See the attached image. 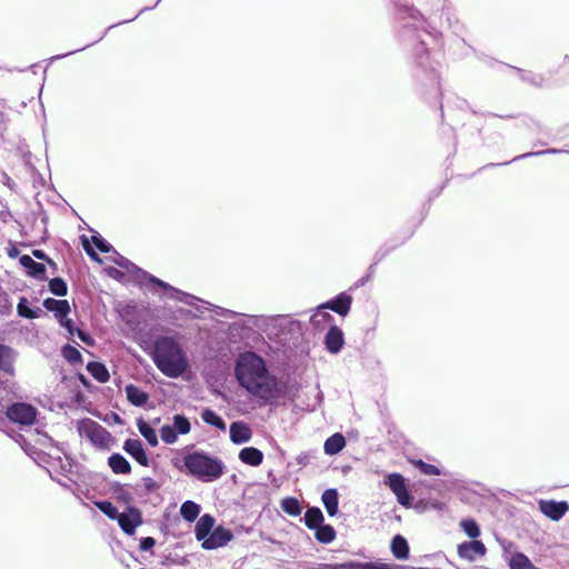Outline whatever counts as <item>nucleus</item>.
<instances>
[{
    "label": "nucleus",
    "instance_id": "obj_46",
    "mask_svg": "<svg viewBox=\"0 0 569 569\" xmlns=\"http://www.w3.org/2000/svg\"><path fill=\"white\" fill-rule=\"evenodd\" d=\"M171 427L178 432V435H188L191 431V423L183 413H177L172 417Z\"/></svg>",
    "mask_w": 569,
    "mask_h": 569
},
{
    "label": "nucleus",
    "instance_id": "obj_48",
    "mask_svg": "<svg viewBox=\"0 0 569 569\" xmlns=\"http://www.w3.org/2000/svg\"><path fill=\"white\" fill-rule=\"evenodd\" d=\"M412 233H410L403 241L399 243H391L389 244L386 242L382 244L373 254V260H376V263H379L382 261L390 252H392L396 248H398L400 244H402L407 239L411 237Z\"/></svg>",
    "mask_w": 569,
    "mask_h": 569
},
{
    "label": "nucleus",
    "instance_id": "obj_52",
    "mask_svg": "<svg viewBox=\"0 0 569 569\" xmlns=\"http://www.w3.org/2000/svg\"><path fill=\"white\" fill-rule=\"evenodd\" d=\"M313 458H316V451H302L296 457V461L300 467H306Z\"/></svg>",
    "mask_w": 569,
    "mask_h": 569
},
{
    "label": "nucleus",
    "instance_id": "obj_2",
    "mask_svg": "<svg viewBox=\"0 0 569 569\" xmlns=\"http://www.w3.org/2000/svg\"><path fill=\"white\" fill-rule=\"evenodd\" d=\"M233 375L242 389L264 405H273L289 395V383L271 373L264 358L253 350L237 356Z\"/></svg>",
    "mask_w": 569,
    "mask_h": 569
},
{
    "label": "nucleus",
    "instance_id": "obj_31",
    "mask_svg": "<svg viewBox=\"0 0 569 569\" xmlns=\"http://www.w3.org/2000/svg\"><path fill=\"white\" fill-rule=\"evenodd\" d=\"M87 371L90 376L100 383H106L110 379V373L107 366L101 361H89L87 363Z\"/></svg>",
    "mask_w": 569,
    "mask_h": 569
},
{
    "label": "nucleus",
    "instance_id": "obj_56",
    "mask_svg": "<svg viewBox=\"0 0 569 569\" xmlns=\"http://www.w3.org/2000/svg\"><path fill=\"white\" fill-rule=\"evenodd\" d=\"M141 480L147 493H151L160 488L159 483L151 477H143Z\"/></svg>",
    "mask_w": 569,
    "mask_h": 569
},
{
    "label": "nucleus",
    "instance_id": "obj_15",
    "mask_svg": "<svg viewBox=\"0 0 569 569\" xmlns=\"http://www.w3.org/2000/svg\"><path fill=\"white\" fill-rule=\"evenodd\" d=\"M353 298L347 291L340 292L330 300L322 302L321 307L338 313L341 317H346L352 306Z\"/></svg>",
    "mask_w": 569,
    "mask_h": 569
},
{
    "label": "nucleus",
    "instance_id": "obj_49",
    "mask_svg": "<svg viewBox=\"0 0 569 569\" xmlns=\"http://www.w3.org/2000/svg\"><path fill=\"white\" fill-rule=\"evenodd\" d=\"M160 438L167 445H173L178 440V432L171 425H163L160 430Z\"/></svg>",
    "mask_w": 569,
    "mask_h": 569
},
{
    "label": "nucleus",
    "instance_id": "obj_64",
    "mask_svg": "<svg viewBox=\"0 0 569 569\" xmlns=\"http://www.w3.org/2000/svg\"><path fill=\"white\" fill-rule=\"evenodd\" d=\"M31 253L32 257L43 262H46L50 258L42 249H33Z\"/></svg>",
    "mask_w": 569,
    "mask_h": 569
},
{
    "label": "nucleus",
    "instance_id": "obj_57",
    "mask_svg": "<svg viewBox=\"0 0 569 569\" xmlns=\"http://www.w3.org/2000/svg\"><path fill=\"white\" fill-rule=\"evenodd\" d=\"M104 271L108 274V277H110L114 280H118V281L124 280L126 273L116 267H107L104 269Z\"/></svg>",
    "mask_w": 569,
    "mask_h": 569
},
{
    "label": "nucleus",
    "instance_id": "obj_23",
    "mask_svg": "<svg viewBox=\"0 0 569 569\" xmlns=\"http://www.w3.org/2000/svg\"><path fill=\"white\" fill-rule=\"evenodd\" d=\"M46 310L53 313L56 320H60L63 316H68L71 311L70 303L66 299L46 298L42 301Z\"/></svg>",
    "mask_w": 569,
    "mask_h": 569
},
{
    "label": "nucleus",
    "instance_id": "obj_29",
    "mask_svg": "<svg viewBox=\"0 0 569 569\" xmlns=\"http://www.w3.org/2000/svg\"><path fill=\"white\" fill-rule=\"evenodd\" d=\"M108 466L116 475H128L131 472L130 462L119 452H114L108 457Z\"/></svg>",
    "mask_w": 569,
    "mask_h": 569
},
{
    "label": "nucleus",
    "instance_id": "obj_21",
    "mask_svg": "<svg viewBox=\"0 0 569 569\" xmlns=\"http://www.w3.org/2000/svg\"><path fill=\"white\" fill-rule=\"evenodd\" d=\"M160 1H161V0H157V2H156L152 7H144V8H142V9H141V10H140V11H139V12H138L133 18H131V19H127V20L120 21V22H118V23H116V24H111V26H109V27L107 28V30H106V31H104V32H103V33H102V34H101L97 40H94L93 42L88 43V44H86V46H84V47H82V48H79V49H76V50L69 51V52H67V53H61V54H57V56L51 57V58H50V62H52V61H54V60L63 59V58H66V57H69V56L74 54V53H77V52H80V51H82V50H84V49H87V48H89V47L93 46L94 43H98L99 41H101V40L106 37V34H107V32H108L109 30H111L112 28H114V27H117V26H120V24H123V23H128V22H131V21L136 20V19H137L140 14H142L143 12L149 11V10H152L153 8H156V7L160 3Z\"/></svg>",
    "mask_w": 569,
    "mask_h": 569
},
{
    "label": "nucleus",
    "instance_id": "obj_44",
    "mask_svg": "<svg viewBox=\"0 0 569 569\" xmlns=\"http://www.w3.org/2000/svg\"><path fill=\"white\" fill-rule=\"evenodd\" d=\"M93 505L110 520H116L120 518V511L118 508L109 500H97L93 501Z\"/></svg>",
    "mask_w": 569,
    "mask_h": 569
},
{
    "label": "nucleus",
    "instance_id": "obj_16",
    "mask_svg": "<svg viewBox=\"0 0 569 569\" xmlns=\"http://www.w3.org/2000/svg\"><path fill=\"white\" fill-rule=\"evenodd\" d=\"M323 345L329 353L338 355L345 346L343 331L337 325H331L325 335Z\"/></svg>",
    "mask_w": 569,
    "mask_h": 569
},
{
    "label": "nucleus",
    "instance_id": "obj_34",
    "mask_svg": "<svg viewBox=\"0 0 569 569\" xmlns=\"http://www.w3.org/2000/svg\"><path fill=\"white\" fill-rule=\"evenodd\" d=\"M312 531H315V539L322 545L331 543L337 537V531L333 526L326 522L317 526Z\"/></svg>",
    "mask_w": 569,
    "mask_h": 569
},
{
    "label": "nucleus",
    "instance_id": "obj_35",
    "mask_svg": "<svg viewBox=\"0 0 569 569\" xmlns=\"http://www.w3.org/2000/svg\"><path fill=\"white\" fill-rule=\"evenodd\" d=\"M200 417L202 421L220 431H226L227 423L224 419L218 415L213 409L211 408H203Z\"/></svg>",
    "mask_w": 569,
    "mask_h": 569
},
{
    "label": "nucleus",
    "instance_id": "obj_47",
    "mask_svg": "<svg viewBox=\"0 0 569 569\" xmlns=\"http://www.w3.org/2000/svg\"><path fill=\"white\" fill-rule=\"evenodd\" d=\"M460 526L463 532L471 539H477L481 533L480 526L472 518L462 519Z\"/></svg>",
    "mask_w": 569,
    "mask_h": 569
},
{
    "label": "nucleus",
    "instance_id": "obj_13",
    "mask_svg": "<svg viewBox=\"0 0 569 569\" xmlns=\"http://www.w3.org/2000/svg\"><path fill=\"white\" fill-rule=\"evenodd\" d=\"M232 539L233 533L230 529L223 526H216L201 543V547L204 550H214L227 546Z\"/></svg>",
    "mask_w": 569,
    "mask_h": 569
},
{
    "label": "nucleus",
    "instance_id": "obj_55",
    "mask_svg": "<svg viewBox=\"0 0 569 569\" xmlns=\"http://www.w3.org/2000/svg\"><path fill=\"white\" fill-rule=\"evenodd\" d=\"M77 337L87 346L92 347L94 346L96 341L93 337L84 329L79 328L76 332Z\"/></svg>",
    "mask_w": 569,
    "mask_h": 569
},
{
    "label": "nucleus",
    "instance_id": "obj_24",
    "mask_svg": "<svg viewBox=\"0 0 569 569\" xmlns=\"http://www.w3.org/2000/svg\"><path fill=\"white\" fill-rule=\"evenodd\" d=\"M124 392H126L127 400L132 406L138 407V408H144L150 399V396L147 391L142 390L140 387H138L133 383H128L124 387Z\"/></svg>",
    "mask_w": 569,
    "mask_h": 569
},
{
    "label": "nucleus",
    "instance_id": "obj_42",
    "mask_svg": "<svg viewBox=\"0 0 569 569\" xmlns=\"http://www.w3.org/2000/svg\"><path fill=\"white\" fill-rule=\"evenodd\" d=\"M509 569H529L531 560L521 551L513 552L508 559Z\"/></svg>",
    "mask_w": 569,
    "mask_h": 569
},
{
    "label": "nucleus",
    "instance_id": "obj_19",
    "mask_svg": "<svg viewBox=\"0 0 569 569\" xmlns=\"http://www.w3.org/2000/svg\"><path fill=\"white\" fill-rule=\"evenodd\" d=\"M17 357L18 352L12 347L0 343V376H14V362Z\"/></svg>",
    "mask_w": 569,
    "mask_h": 569
},
{
    "label": "nucleus",
    "instance_id": "obj_62",
    "mask_svg": "<svg viewBox=\"0 0 569 569\" xmlns=\"http://www.w3.org/2000/svg\"><path fill=\"white\" fill-rule=\"evenodd\" d=\"M117 500L123 503H127L128 506L132 502L133 496L128 490H122L120 493L116 496Z\"/></svg>",
    "mask_w": 569,
    "mask_h": 569
},
{
    "label": "nucleus",
    "instance_id": "obj_30",
    "mask_svg": "<svg viewBox=\"0 0 569 569\" xmlns=\"http://www.w3.org/2000/svg\"><path fill=\"white\" fill-rule=\"evenodd\" d=\"M328 309H325L319 305L310 317V323L317 330L322 329L326 325H335V318L330 315Z\"/></svg>",
    "mask_w": 569,
    "mask_h": 569
},
{
    "label": "nucleus",
    "instance_id": "obj_54",
    "mask_svg": "<svg viewBox=\"0 0 569 569\" xmlns=\"http://www.w3.org/2000/svg\"><path fill=\"white\" fill-rule=\"evenodd\" d=\"M30 458L39 466H41V463H48L51 459V456L40 449H37L36 451H32V456Z\"/></svg>",
    "mask_w": 569,
    "mask_h": 569
},
{
    "label": "nucleus",
    "instance_id": "obj_8",
    "mask_svg": "<svg viewBox=\"0 0 569 569\" xmlns=\"http://www.w3.org/2000/svg\"><path fill=\"white\" fill-rule=\"evenodd\" d=\"M317 569H423L407 565L387 563L378 561L360 562L350 560L341 563H319Z\"/></svg>",
    "mask_w": 569,
    "mask_h": 569
},
{
    "label": "nucleus",
    "instance_id": "obj_40",
    "mask_svg": "<svg viewBox=\"0 0 569 569\" xmlns=\"http://www.w3.org/2000/svg\"><path fill=\"white\" fill-rule=\"evenodd\" d=\"M61 355L72 366L82 365L83 358L77 347L67 343L61 348Z\"/></svg>",
    "mask_w": 569,
    "mask_h": 569
},
{
    "label": "nucleus",
    "instance_id": "obj_33",
    "mask_svg": "<svg viewBox=\"0 0 569 569\" xmlns=\"http://www.w3.org/2000/svg\"><path fill=\"white\" fill-rule=\"evenodd\" d=\"M346 447V439L342 433L337 432L326 439L323 445L325 453L328 456L338 455Z\"/></svg>",
    "mask_w": 569,
    "mask_h": 569
},
{
    "label": "nucleus",
    "instance_id": "obj_36",
    "mask_svg": "<svg viewBox=\"0 0 569 569\" xmlns=\"http://www.w3.org/2000/svg\"><path fill=\"white\" fill-rule=\"evenodd\" d=\"M137 427L140 435L146 439L150 447H157L159 445L156 429L152 428L143 418L137 419Z\"/></svg>",
    "mask_w": 569,
    "mask_h": 569
},
{
    "label": "nucleus",
    "instance_id": "obj_51",
    "mask_svg": "<svg viewBox=\"0 0 569 569\" xmlns=\"http://www.w3.org/2000/svg\"><path fill=\"white\" fill-rule=\"evenodd\" d=\"M57 321L63 329L68 331L70 336H74L77 330L79 329L78 327H76L73 320L70 319L68 316H63L62 318H60V320Z\"/></svg>",
    "mask_w": 569,
    "mask_h": 569
},
{
    "label": "nucleus",
    "instance_id": "obj_1",
    "mask_svg": "<svg viewBox=\"0 0 569 569\" xmlns=\"http://www.w3.org/2000/svg\"><path fill=\"white\" fill-rule=\"evenodd\" d=\"M398 39L399 43L412 64V77L440 93V77L431 67L429 46L436 42L440 33L430 28L425 17L409 4H399Z\"/></svg>",
    "mask_w": 569,
    "mask_h": 569
},
{
    "label": "nucleus",
    "instance_id": "obj_5",
    "mask_svg": "<svg viewBox=\"0 0 569 569\" xmlns=\"http://www.w3.org/2000/svg\"><path fill=\"white\" fill-rule=\"evenodd\" d=\"M224 462L217 456L203 450H193L182 457L180 470L188 476L201 481L213 482L226 472Z\"/></svg>",
    "mask_w": 569,
    "mask_h": 569
},
{
    "label": "nucleus",
    "instance_id": "obj_28",
    "mask_svg": "<svg viewBox=\"0 0 569 569\" xmlns=\"http://www.w3.org/2000/svg\"><path fill=\"white\" fill-rule=\"evenodd\" d=\"M238 458L244 465L258 467L263 461V452L256 447H244L239 451Z\"/></svg>",
    "mask_w": 569,
    "mask_h": 569
},
{
    "label": "nucleus",
    "instance_id": "obj_32",
    "mask_svg": "<svg viewBox=\"0 0 569 569\" xmlns=\"http://www.w3.org/2000/svg\"><path fill=\"white\" fill-rule=\"evenodd\" d=\"M301 521L308 529L312 530L325 522V516L319 507L312 506L307 508Z\"/></svg>",
    "mask_w": 569,
    "mask_h": 569
},
{
    "label": "nucleus",
    "instance_id": "obj_9",
    "mask_svg": "<svg viewBox=\"0 0 569 569\" xmlns=\"http://www.w3.org/2000/svg\"><path fill=\"white\" fill-rule=\"evenodd\" d=\"M91 231H92V234H91L92 244L90 243V240L88 239V237L86 234L80 236L82 248L92 261L102 263V259L100 258V256L98 254L96 249L102 253H110V252L114 251V248L98 231L92 230V229H91Z\"/></svg>",
    "mask_w": 569,
    "mask_h": 569
},
{
    "label": "nucleus",
    "instance_id": "obj_20",
    "mask_svg": "<svg viewBox=\"0 0 569 569\" xmlns=\"http://www.w3.org/2000/svg\"><path fill=\"white\" fill-rule=\"evenodd\" d=\"M19 263L26 269L27 274L39 281H47V268L42 262L34 261L29 254H22Z\"/></svg>",
    "mask_w": 569,
    "mask_h": 569
},
{
    "label": "nucleus",
    "instance_id": "obj_4",
    "mask_svg": "<svg viewBox=\"0 0 569 569\" xmlns=\"http://www.w3.org/2000/svg\"><path fill=\"white\" fill-rule=\"evenodd\" d=\"M150 356L159 371L168 378L177 379L190 367L187 353L171 336L156 338Z\"/></svg>",
    "mask_w": 569,
    "mask_h": 569
},
{
    "label": "nucleus",
    "instance_id": "obj_50",
    "mask_svg": "<svg viewBox=\"0 0 569 569\" xmlns=\"http://www.w3.org/2000/svg\"><path fill=\"white\" fill-rule=\"evenodd\" d=\"M38 207H39L38 212H32V216L34 217L33 224L36 223V220L39 218L41 223L43 224V234H42L41 239H42V241H46L48 238L47 224L49 222V217L40 202H38Z\"/></svg>",
    "mask_w": 569,
    "mask_h": 569
},
{
    "label": "nucleus",
    "instance_id": "obj_59",
    "mask_svg": "<svg viewBox=\"0 0 569 569\" xmlns=\"http://www.w3.org/2000/svg\"><path fill=\"white\" fill-rule=\"evenodd\" d=\"M156 546V539L153 537H142L139 542L141 551H150Z\"/></svg>",
    "mask_w": 569,
    "mask_h": 569
},
{
    "label": "nucleus",
    "instance_id": "obj_18",
    "mask_svg": "<svg viewBox=\"0 0 569 569\" xmlns=\"http://www.w3.org/2000/svg\"><path fill=\"white\" fill-rule=\"evenodd\" d=\"M458 556L468 561H475L477 557H482L487 552V548L481 540L472 539L458 545Z\"/></svg>",
    "mask_w": 569,
    "mask_h": 569
},
{
    "label": "nucleus",
    "instance_id": "obj_25",
    "mask_svg": "<svg viewBox=\"0 0 569 569\" xmlns=\"http://www.w3.org/2000/svg\"><path fill=\"white\" fill-rule=\"evenodd\" d=\"M216 519L210 513H204L201 517H199L196 526H194V536L198 541H201V543L204 541V539L209 536V533L212 531V529L216 527Z\"/></svg>",
    "mask_w": 569,
    "mask_h": 569
},
{
    "label": "nucleus",
    "instance_id": "obj_11",
    "mask_svg": "<svg viewBox=\"0 0 569 569\" xmlns=\"http://www.w3.org/2000/svg\"><path fill=\"white\" fill-rule=\"evenodd\" d=\"M117 521L126 535L134 536L137 528L143 522L142 512L138 507L129 505Z\"/></svg>",
    "mask_w": 569,
    "mask_h": 569
},
{
    "label": "nucleus",
    "instance_id": "obj_17",
    "mask_svg": "<svg viewBox=\"0 0 569 569\" xmlns=\"http://www.w3.org/2000/svg\"><path fill=\"white\" fill-rule=\"evenodd\" d=\"M122 449L140 466L148 467L150 465L147 450L140 439H126Z\"/></svg>",
    "mask_w": 569,
    "mask_h": 569
},
{
    "label": "nucleus",
    "instance_id": "obj_7",
    "mask_svg": "<svg viewBox=\"0 0 569 569\" xmlns=\"http://www.w3.org/2000/svg\"><path fill=\"white\" fill-rule=\"evenodd\" d=\"M4 415L11 422L20 427H31L38 422L40 412L31 403L16 401L6 407Z\"/></svg>",
    "mask_w": 569,
    "mask_h": 569
},
{
    "label": "nucleus",
    "instance_id": "obj_38",
    "mask_svg": "<svg viewBox=\"0 0 569 569\" xmlns=\"http://www.w3.org/2000/svg\"><path fill=\"white\" fill-rule=\"evenodd\" d=\"M562 152H568L569 153V150L549 148V149H543V150H539V151H530V152H526V153L519 154V156L515 157L513 159H511L510 161L498 163V166H507V164H509L511 162H515V161H518V160H521V159L531 158V157H539V156H545V154H558V153H562ZM496 166H497V163H489V164L485 166L483 168L496 167Z\"/></svg>",
    "mask_w": 569,
    "mask_h": 569
},
{
    "label": "nucleus",
    "instance_id": "obj_10",
    "mask_svg": "<svg viewBox=\"0 0 569 569\" xmlns=\"http://www.w3.org/2000/svg\"><path fill=\"white\" fill-rule=\"evenodd\" d=\"M385 485L391 490V492L396 496L397 501L403 507H410L413 501V496L411 495L406 479L401 473L391 472L385 477Z\"/></svg>",
    "mask_w": 569,
    "mask_h": 569
},
{
    "label": "nucleus",
    "instance_id": "obj_63",
    "mask_svg": "<svg viewBox=\"0 0 569 569\" xmlns=\"http://www.w3.org/2000/svg\"><path fill=\"white\" fill-rule=\"evenodd\" d=\"M370 274H365L362 276L361 278H359L351 287L349 290H355L357 288H360V287H363L366 286L369 281H370Z\"/></svg>",
    "mask_w": 569,
    "mask_h": 569
},
{
    "label": "nucleus",
    "instance_id": "obj_58",
    "mask_svg": "<svg viewBox=\"0 0 569 569\" xmlns=\"http://www.w3.org/2000/svg\"><path fill=\"white\" fill-rule=\"evenodd\" d=\"M57 460L59 461V472L62 475V476H67L68 473L71 472V469H72V458L70 457H67V462H63L61 457H58Z\"/></svg>",
    "mask_w": 569,
    "mask_h": 569
},
{
    "label": "nucleus",
    "instance_id": "obj_6",
    "mask_svg": "<svg viewBox=\"0 0 569 569\" xmlns=\"http://www.w3.org/2000/svg\"><path fill=\"white\" fill-rule=\"evenodd\" d=\"M77 430L81 437H86L94 447L102 450H110V442L113 441L111 433L97 421L83 418L77 422Z\"/></svg>",
    "mask_w": 569,
    "mask_h": 569
},
{
    "label": "nucleus",
    "instance_id": "obj_43",
    "mask_svg": "<svg viewBox=\"0 0 569 569\" xmlns=\"http://www.w3.org/2000/svg\"><path fill=\"white\" fill-rule=\"evenodd\" d=\"M513 69L517 70V72L519 73V77L520 79L526 82V83H529L533 87H537V88H540L545 84V77L542 74H539V73H533L531 71H526L523 69H520V68H516V67H512Z\"/></svg>",
    "mask_w": 569,
    "mask_h": 569
},
{
    "label": "nucleus",
    "instance_id": "obj_37",
    "mask_svg": "<svg viewBox=\"0 0 569 569\" xmlns=\"http://www.w3.org/2000/svg\"><path fill=\"white\" fill-rule=\"evenodd\" d=\"M201 506L192 500H186L180 507V516L187 522H193L199 518Z\"/></svg>",
    "mask_w": 569,
    "mask_h": 569
},
{
    "label": "nucleus",
    "instance_id": "obj_39",
    "mask_svg": "<svg viewBox=\"0 0 569 569\" xmlns=\"http://www.w3.org/2000/svg\"><path fill=\"white\" fill-rule=\"evenodd\" d=\"M280 506L283 512L292 517H298L302 512V506L296 497L283 498Z\"/></svg>",
    "mask_w": 569,
    "mask_h": 569
},
{
    "label": "nucleus",
    "instance_id": "obj_12",
    "mask_svg": "<svg viewBox=\"0 0 569 569\" xmlns=\"http://www.w3.org/2000/svg\"><path fill=\"white\" fill-rule=\"evenodd\" d=\"M198 300L194 301L193 303V308L198 309L197 307V302H201V303H204V305H208L209 306V309L210 311L214 315V316H218V317H222V318H226V319H231V318H236L238 316H241L244 318V320H242L241 322H239V327L241 328H250L251 326H258V321L260 320V317H257V316H248V315H241V313H238L233 310H230V309H227V308H223V307H220V306H216V305H211L198 297H196Z\"/></svg>",
    "mask_w": 569,
    "mask_h": 569
},
{
    "label": "nucleus",
    "instance_id": "obj_45",
    "mask_svg": "<svg viewBox=\"0 0 569 569\" xmlns=\"http://www.w3.org/2000/svg\"><path fill=\"white\" fill-rule=\"evenodd\" d=\"M412 465L423 475L427 476H446L448 472L446 470H441L439 467L425 462L421 459L412 460Z\"/></svg>",
    "mask_w": 569,
    "mask_h": 569
},
{
    "label": "nucleus",
    "instance_id": "obj_22",
    "mask_svg": "<svg viewBox=\"0 0 569 569\" xmlns=\"http://www.w3.org/2000/svg\"><path fill=\"white\" fill-rule=\"evenodd\" d=\"M229 437L232 443L242 445L251 439L252 430L249 425L243 421H233L229 427Z\"/></svg>",
    "mask_w": 569,
    "mask_h": 569
},
{
    "label": "nucleus",
    "instance_id": "obj_3",
    "mask_svg": "<svg viewBox=\"0 0 569 569\" xmlns=\"http://www.w3.org/2000/svg\"><path fill=\"white\" fill-rule=\"evenodd\" d=\"M112 253L114 254L112 257V262L121 269L126 270V273L130 280L134 281L141 287H146L153 293L162 291L160 298L182 302L187 306H193L194 301L198 300L196 296L184 292L143 270L128 258L120 254L116 249Z\"/></svg>",
    "mask_w": 569,
    "mask_h": 569
},
{
    "label": "nucleus",
    "instance_id": "obj_60",
    "mask_svg": "<svg viewBox=\"0 0 569 569\" xmlns=\"http://www.w3.org/2000/svg\"><path fill=\"white\" fill-rule=\"evenodd\" d=\"M0 181L12 191L16 190L17 188L16 181L4 171L0 172Z\"/></svg>",
    "mask_w": 569,
    "mask_h": 569
},
{
    "label": "nucleus",
    "instance_id": "obj_41",
    "mask_svg": "<svg viewBox=\"0 0 569 569\" xmlns=\"http://www.w3.org/2000/svg\"><path fill=\"white\" fill-rule=\"evenodd\" d=\"M48 290L57 297H66L68 295V284L62 277H53L48 279Z\"/></svg>",
    "mask_w": 569,
    "mask_h": 569
},
{
    "label": "nucleus",
    "instance_id": "obj_14",
    "mask_svg": "<svg viewBox=\"0 0 569 569\" xmlns=\"http://www.w3.org/2000/svg\"><path fill=\"white\" fill-rule=\"evenodd\" d=\"M539 511L552 521H559L569 510V503L565 500H543L538 501Z\"/></svg>",
    "mask_w": 569,
    "mask_h": 569
},
{
    "label": "nucleus",
    "instance_id": "obj_53",
    "mask_svg": "<svg viewBox=\"0 0 569 569\" xmlns=\"http://www.w3.org/2000/svg\"><path fill=\"white\" fill-rule=\"evenodd\" d=\"M31 307L29 305L28 299L22 296L19 299L18 306H17V313L19 317L27 319V315L29 313Z\"/></svg>",
    "mask_w": 569,
    "mask_h": 569
},
{
    "label": "nucleus",
    "instance_id": "obj_26",
    "mask_svg": "<svg viewBox=\"0 0 569 569\" xmlns=\"http://www.w3.org/2000/svg\"><path fill=\"white\" fill-rule=\"evenodd\" d=\"M392 556L398 560H407L410 556V547L408 540L400 533L392 537L390 542Z\"/></svg>",
    "mask_w": 569,
    "mask_h": 569
},
{
    "label": "nucleus",
    "instance_id": "obj_27",
    "mask_svg": "<svg viewBox=\"0 0 569 569\" xmlns=\"http://www.w3.org/2000/svg\"><path fill=\"white\" fill-rule=\"evenodd\" d=\"M321 502L329 517L339 512V492L336 488H328L321 495Z\"/></svg>",
    "mask_w": 569,
    "mask_h": 569
},
{
    "label": "nucleus",
    "instance_id": "obj_61",
    "mask_svg": "<svg viewBox=\"0 0 569 569\" xmlns=\"http://www.w3.org/2000/svg\"><path fill=\"white\" fill-rule=\"evenodd\" d=\"M37 433L40 436V438L37 440V442L43 447H47V446H56V441L49 437L47 433H41L38 429H37Z\"/></svg>",
    "mask_w": 569,
    "mask_h": 569
}]
</instances>
